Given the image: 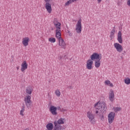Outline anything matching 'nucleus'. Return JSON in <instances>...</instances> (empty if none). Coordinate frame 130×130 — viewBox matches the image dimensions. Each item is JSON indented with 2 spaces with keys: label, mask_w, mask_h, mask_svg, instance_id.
Returning <instances> with one entry per match:
<instances>
[{
  "label": "nucleus",
  "mask_w": 130,
  "mask_h": 130,
  "mask_svg": "<svg viewBox=\"0 0 130 130\" xmlns=\"http://www.w3.org/2000/svg\"><path fill=\"white\" fill-rule=\"evenodd\" d=\"M24 130H29V128H26L24 129Z\"/></svg>",
  "instance_id": "ea45409f"
},
{
  "label": "nucleus",
  "mask_w": 130,
  "mask_h": 130,
  "mask_svg": "<svg viewBox=\"0 0 130 130\" xmlns=\"http://www.w3.org/2000/svg\"><path fill=\"white\" fill-rule=\"evenodd\" d=\"M69 88L70 89H73V86H69Z\"/></svg>",
  "instance_id": "e433bc0d"
},
{
  "label": "nucleus",
  "mask_w": 130,
  "mask_h": 130,
  "mask_svg": "<svg viewBox=\"0 0 130 130\" xmlns=\"http://www.w3.org/2000/svg\"><path fill=\"white\" fill-rule=\"evenodd\" d=\"M54 124L55 125L54 129V130H60L61 129V125L57 124L56 121L54 122Z\"/></svg>",
  "instance_id": "f3484780"
},
{
  "label": "nucleus",
  "mask_w": 130,
  "mask_h": 130,
  "mask_svg": "<svg viewBox=\"0 0 130 130\" xmlns=\"http://www.w3.org/2000/svg\"><path fill=\"white\" fill-rule=\"evenodd\" d=\"M26 107L29 108L31 106L32 102L31 101V96L27 95L24 98V100Z\"/></svg>",
  "instance_id": "39448f33"
},
{
  "label": "nucleus",
  "mask_w": 130,
  "mask_h": 130,
  "mask_svg": "<svg viewBox=\"0 0 130 130\" xmlns=\"http://www.w3.org/2000/svg\"><path fill=\"white\" fill-rule=\"evenodd\" d=\"M114 110L115 112H117V111H120V110H121V108L119 107H116L115 108Z\"/></svg>",
  "instance_id": "bb28decb"
},
{
  "label": "nucleus",
  "mask_w": 130,
  "mask_h": 130,
  "mask_svg": "<svg viewBox=\"0 0 130 130\" xmlns=\"http://www.w3.org/2000/svg\"><path fill=\"white\" fill-rule=\"evenodd\" d=\"M105 84L108 86L110 85V81L109 80H106L105 81Z\"/></svg>",
  "instance_id": "cd10ccee"
},
{
  "label": "nucleus",
  "mask_w": 130,
  "mask_h": 130,
  "mask_svg": "<svg viewBox=\"0 0 130 130\" xmlns=\"http://www.w3.org/2000/svg\"><path fill=\"white\" fill-rule=\"evenodd\" d=\"M65 6H70V3H69V1H68L66 3Z\"/></svg>",
  "instance_id": "2f4dec72"
},
{
  "label": "nucleus",
  "mask_w": 130,
  "mask_h": 130,
  "mask_svg": "<svg viewBox=\"0 0 130 130\" xmlns=\"http://www.w3.org/2000/svg\"><path fill=\"white\" fill-rule=\"evenodd\" d=\"M114 46L115 48L116 49L118 52H121L122 50H123V48H122V46L121 45L116 43L114 44Z\"/></svg>",
  "instance_id": "1a4fd4ad"
},
{
  "label": "nucleus",
  "mask_w": 130,
  "mask_h": 130,
  "mask_svg": "<svg viewBox=\"0 0 130 130\" xmlns=\"http://www.w3.org/2000/svg\"><path fill=\"white\" fill-rule=\"evenodd\" d=\"M49 110L52 115H57V112H56V110H57V108L56 107H54V106H51Z\"/></svg>",
  "instance_id": "9b49d317"
},
{
  "label": "nucleus",
  "mask_w": 130,
  "mask_h": 130,
  "mask_svg": "<svg viewBox=\"0 0 130 130\" xmlns=\"http://www.w3.org/2000/svg\"><path fill=\"white\" fill-rule=\"evenodd\" d=\"M110 85V87H113V83H111L109 84Z\"/></svg>",
  "instance_id": "72a5a7b5"
},
{
  "label": "nucleus",
  "mask_w": 130,
  "mask_h": 130,
  "mask_svg": "<svg viewBox=\"0 0 130 130\" xmlns=\"http://www.w3.org/2000/svg\"><path fill=\"white\" fill-rule=\"evenodd\" d=\"M92 59H89L86 62V69L91 70L93 69V63L94 62Z\"/></svg>",
  "instance_id": "423d86ee"
},
{
  "label": "nucleus",
  "mask_w": 130,
  "mask_h": 130,
  "mask_svg": "<svg viewBox=\"0 0 130 130\" xmlns=\"http://www.w3.org/2000/svg\"><path fill=\"white\" fill-rule=\"evenodd\" d=\"M19 69V67H17V71H18Z\"/></svg>",
  "instance_id": "a19ab883"
},
{
  "label": "nucleus",
  "mask_w": 130,
  "mask_h": 130,
  "mask_svg": "<svg viewBox=\"0 0 130 130\" xmlns=\"http://www.w3.org/2000/svg\"><path fill=\"white\" fill-rule=\"evenodd\" d=\"M114 116H115V113L114 112H111L108 115V120L109 123H112L113 121L114 120Z\"/></svg>",
  "instance_id": "6e6552de"
},
{
  "label": "nucleus",
  "mask_w": 130,
  "mask_h": 130,
  "mask_svg": "<svg viewBox=\"0 0 130 130\" xmlns=\"http://www.w3.org/2000/svg\"><path fill=\"white\" fill-rule=\"evenodd\" d=\"M98 4H100L101 2H102V0H97Z\"/></svg>",
  "instance_id": "f704fd0d"
},
{
  "label": "nucleus",
  "mask_w": 130,
  "mask_h": 130,
  "mask_svg": "<svg viewBox=\"0 0 130 130\" xmlns=\"http://www.w3.org/2000/svg\"><path fill=\"white\" fill-rule=\"evenodd\" d=\"M94 107L96 109L95 114L99 115L100 117L101 120L104 119V117L103 116V113L106 111L107 108L106 107V103L103 102L102 103H96L94 104Z\"/></svg>",
  "instance_id": "f257e3e1"
},
{
  "label": "nucleus",
  "mask_w": 130,
  "mask_h": 130,
  "mask_svg": "<svg viewBox=\"0 0 130 130\" xmlns=\"http://www.w3.org/2000/svg\"><path fill=\"white\" fill-rule=\"evenodd\" d=\"M1 121H2V120L0 119V122H1Z\"/></svg>",
  "instance_id": "79ce46f5"
},
{
  "label": "nucleus",
  "mask_w": 130,
  "mask_h": 130,
  "mask_svg": "<svg viewBox=\"0 0 130 130\" xmlns=\"http://www.w3.org/2000/svg\"><path fill=\"white\" fill-rule=\"evenodd\" d=\"M46 127L48 130H52L53 129V124L52 123H49L46 125Z\"/></svg>",
  "instance_id": "a211bd4d"
},
{
  "label": "nucleus",
  "mask_w": 130,
  "mask_h": 130,
  "mask_svg": "<svg viewBox=\"0 0 130 130\" xmlns=\"http://www.w3.org/2000/svg\"><path fill=\"white\" fill-rule=\"evenodd\" d=\"M58 41L59 46H60L61 48H63V49H66V48H67V44L63 39L58 40Z\"/></svg>",
  "instance_id": "0eeeda50"
},
{
  "label": "nucleus",
  "mask_w": 130,
  "mask_h": 130,
  "mask_svg": "<svg viewBox=\"0 0 130 130\" xmlns=\"http://www.w3.org/2000/svg\"><path fill=\"white\" fill-rule=\"evenodd\" d=\"M25 111V106H23L21 110L20 111V114L21 116H24V112Z\"/></svg>",
  "instance_id": "aec40b11"
},
{
  "label": "nucleus",
  "mask_w": 130,
  "mask_h": 130,
  "mask_svg": "<svg viewBox=\"0 0 130 130\" xmlns=\"http://www.w3.org/2000/svg\"><path fill=\"white\" fill-rule=\"evenodd\" d=\"M124 83L126 85H129L130 84V78L127 77L124 79Z\"/></svg>",
  "instance_id": "5701e85b"
},
{
  "label": "nucleus",
  "mask_w": 130,
  "mask_h": 130,
  "mask_svg": "<svg viewBox=\"0 0 130 130\" xmlns=\"http://www.w3.org/2000/svg\"><path fill=\"white\" fill-rule=\"evenodd\" d=\"M29 41H30V39L28 37H25L22 40V44L24 46H28L29 44Z\"/></svg>",
  "instance_id": "ddd939ff"
},
{
  "label": "nucleus",
  "mask_w": 130,
  "mask_h": 130,
  "mask_svg": "<svg viewBox=\"0 0 130 130\" xmlns=\"http://www.w3.org/2000/svg\"><path fill=\"white\" fill-rule=\"evenodd\" d=\"M48 40L49 42H51V43H54V42L56 41L55 38L52 37L49 38Z\"/></svg>",
  "instance_id": "b1692460"
},
{
  "label": "nucleus",
  "mask_w": 130,
  "mask_h": 130,
  "mask_svg": "<svg viewBox=\"0 0 130 130\" xmlns=\"http://www.w3.org/2000/svg\"><path fill=\"white\" fill-rule=\"evenodd\" d=\"M51 1H52V0H44L46 4H49V3H50Z\"/></svg>",
  "instance_id": "7c9ffc66"
},
{
  "label": "nucleus",
  "mask_w": 130,
  "mask_h": 130,
  "mask_svg": "<svg viewBox=\"0 0 130 130\" xmlns=\"http://www.w3.org/2000/svg\"><path fill=\"white\" fill-rule=\"evenodd\" d=\"M53 23H54V24H57V23H59V22H58V21L57 18H54V22H53Z\"/></svg>",
  "instance_id": "c85d7f7f"
},
{
  "label": "nucleus",
  "mask_w": 130,
  "mask_h": 130,
  "mask_svg": "<svg viewBox=\"0 0 130 130\" xmlns=\"http://www.w3.org/2000/svg\"><path fill=\"white\" fill-rule=\"evenodd\" d=\"M60 23H56L54 24L55 27H56V30H60Z\"/></svg>",
  "instance_id": "4be33fe9"
},
{
  "label": "nucleus",
  "mask_w": 130,
  "mask_h": 130,
  "mask_svg": "<svg viewBox=\"0 0 130 130\" xmlns=\"http://www.w3.org/2000/svg\"><path fill=\"white\" fill-rule=\"evenodd\" d=\"M55 94L57 96V97H59L60 96V91L58 89H56L55 91Z\"/></svg>",
  "instance_id": "a878e982"
},
{
  "label": "nucleus",
  "mask_w": 130,
  "mask_h": 130,
  "mask_svg": "<svg viewBox=\"0 0 130 130\" xmlns=\"http://www.w3.org/2000/svg\"><path fill=\"white\" fill-rule=\"evenodd\" d=\"M68 2L69 3V4L71 5L73 3V1L72 0L68 1Z\"/></svg>",
  "instance_id": "473e14b6"
},
{
  "label": "nucleus",
  "mask_w": 130,
  "mask_h": 130,
  "mask_svg": "<svg viewBox=\"0 0 130 130\" xmlns=\"http://www.w3.org/2000/svg\"><path fill=\"white\" fill-rule=\"evenodd\" d=\"M57 109H58V110H60V109H61L60 107H58L57 108Z\"/></svg>",
  "instance_id": "c9c22d12"
},
{
  "label": "nucleus",
  "mask_w": 130,
  "mask_h": 130,
  "mask_svg": "<svg viewBox=\"0 0 130 130\" xmlns=\"http://www.w3.org/2000/svg\"><path fill=\"white\" fill-rule=\"evenodd\" d=\"M121 36V31H119L117 35V40L119 43H122V37Z\"/></svg>",
  "instance_id": "dca6fc26"
},
{
  "label": "nucleus",
  "mask_w": 130,
  "mask_h": 130,
  "mask_svg": "<svg viewBox=\"0 0 130 130\" xmlns=\"http://www.w3.org/2000/svg\"><path fill=\"white\" fill-rule=\"evenodd\" d=\"M90 58L92 60H95L94 64L95 68L98 69L100 68L101 63L100 60H101V58H102V56L101 54H98L97 53H93L91 56Z\"/></svg>",
  "instance_id": "f03ea898"
},
{
  "label": "nucleus",
  "mask_w": 130,
  "mask_h": 130,
  "mask_svg": "<svg viewBox=\"0 0 130 130\" xmlns=\"http://www.w3.org/2000/svg\"><path fill=\"white\" fill-rule=\"evenodd\" d=\"M86 116L89 118L90 122L91 123L94 124L96 122V120H95V115L92 113V111H89L87 112Z\"/></svg>",
  "instance_id": "7ed1b4c3"
},
{
  "label": "nucleus",
  "mask_w": 130,
  "mask_h": 130,
  "mask_svg": "<svg viewBox=\"0 0 130 130\" xmlns=\"http://www.w3.org/2000/svg\"><path fill=\"white\" fill-rule=\"evenodd\" d=\"M56 37L57 40H59L62 39L61 38V34L60 33V30H56Z\"/></svg>",
  "instance_id": "2eb2a0df"
},
{
  "label": "nucleus",
  "mask_w": 130,
  "mask_h": 130,
  "mask_svg": "<svg viewBox=\"0 0 130 130\" xmlns=\"http://www.w3.org/2000/svg\"><path fill=\"white\" fill-rule=\"evenodd\" d=\"M28 68V64L26 61H23L21 64V72H24L25 70H27Z\"/></svg>",
  "instance_id": "4468645a"
},
{
  "label": "nucleus",
  "mask_w": 130,
  "mask_h": 130,
  "mask_svg": "<svg viewBox=\"0 0 130 130\" xmlns=\"http://www.w3.org/2000/svg\"><path fill=\"white\" fill-rule=\"evenodd\" d=\"M109 99L111 102H113L114 101V91L112 89H110L109 92Z\"/></svg>",
  "instance_id": "9d476101"
},
{
  "label": "nucleus",
  "mask_w": 130,
  "mask_h": 130,
  "mask_svg": "<svg viewBox=\"0 0 130 130\" xmlns=\"http://www.w3.org/2000/svg\"><path fill=\"white\" fill-rule=\"evenodd\" d=\"M45 9L47 10V11L49 14H51L52 12V9L51 8V4L50 3H46L45 4Z\"/></svg>",
  "instance_id": "f8f14e48"
},
{
  "label": "nucleus",
  "mask_w": 130,
  "mask_h": 130,
  "mask_svg": "<svg viewBox=\"0 0 130 130\" xmlns=\"http://www.w3.org/2000/svg\"><path fill=\"white\" fill-rule=\"evenodd\" d=\"M72 3H74V2H77V0H72Z\"/></svg>",
  "instance_id": "58836bf2"
},
{
  "label": "nucleus",
  "mask_w": 130,
  "mask_h": 130,
  "mask_svg": "<svg viewBox=\"0 0 130 130\" xmlns=\"http://www.w3.org/2000/svg\"><path fill=\"white\" fill-rule=\"evenodd\" d=\"M32 92H33V88L31 87H27L26 90V93H27L28 95H31L32 94Z\"/></svg>",
  "instance_id": "6ab92c4d"
},
{
  "label": "nucleus",
  "mask_w": 130,
  "mask_h": 130,
  "mask_svg": "<svg viewBox=\"0 0 130 130\" xmlns=\"http://www.w3.org/2000/svg\"><path fill=\"white\" fill-rule=\"evenodd\" d=\"M115 33V26H114L113 27V29L111 30L110 37L111 38L112 37V35H114Z\"/></svg>",
  "instance_id": "393cba45"
},
{
  "label": "nucleus",
  "mask_w": 130,
  "mask_h": 130,
  "mask_svg": "<svg viewBox=\"0 0 130 130\" xmlns=\"http://www.w3.org/2000/svg\"><path fill=\"white\" fill-rule=\"evenodd\" d=\"M76 31L78 34H81L82 32V19H79L76 24Z\"/></svg>",
  "instance_id": "20e7f679"
},
{
  "label": "nucleus",
  "mask_w": 130,
  "mask_h": 130,
  "mask_svg": "<svg viewBox=\"0 0 130 130\" xmlns=\"http://www.w3.org/2000/svg\"><path fill=\"white\" fill-rule=\"evenodd\" d=\"M63 123H64V122L63 121V119L62 118H61L58 120L57 122V124H63Z\"/></svg>",
  "instance_id": "412c9836"
},
{
  "label": "nucleus",
  "mask_w": 130,
  "mask_h": 130,
  "mask_svg": "<svg viewBox=\"0 0 130 130\" xmlns=\"http://www.w3.org/2000/svg\"><path fill=\"white\" fill-rule=\"evenodd\" d=\"M117 5H118V6H120V3L118 2V3H117Z\"/></svg>",
  "instance_id": "4c0bfd02"
},
{
  "label": "nucleus",
  "mask_w": 130,
  "mask_h": 130,
  "mask_svg": "<svg viewBox=\"0 0 130 130\" xmlns=\"http://www.w3.org/2000/svg\"><path fill=\"white\" fill-rule=\"evenodd\" d=\"M67 33L69 34V36H72L73 35V33H72L70 30H67Z\"/></svg>",
  "instance_id": "c756f323"
}]
</instances>
